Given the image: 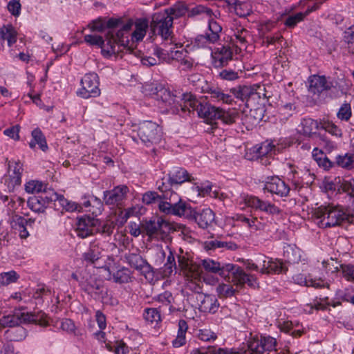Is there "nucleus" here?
<instances>
[{
    "instance_id": "obj_1",
    "label": "nucleus",
    "mask_w": 354,
    "mask_h": 354,
    "mask_svg": "<svg viewBox=\"0 0 354 354\" xmlns=\"http://www.w3.org/2000/svg\"><path fill=\"white\" fill-rule=\"evenodd\" d=\"M149 27L148 20L145 18L128 19L119 25V29L115 33V39L120 46L121 52L126 50L128 52L133 50L135 44L141 41L145 37Z\"/></svg>"
},
{
    "instance_id": "obj_2",
    "label": "nucleus",
    "mask_w": 354,
    "mask_h": 354,
    "mask_svg": "<svg viewBox=\"0 0 354 354\" xmlns=\"http://www.w3.org/2000/svg\"><path fill=\"white\" fill-rule=\"evenodd\" d=\"M313 218L315 223L322 228L339 225L348 219V214L338 205H321L314 210Z\"/></svg>"
},
{
    "instance_id": "obj_3",
    "label": "nucleus",
    "mask_w": 354,
    "mask_h": 354,
    "mask_svg": "<svg viewBox=\"0 0 354 354\" xmlns=\"http://www.w3.org/2000/svg\"><path fill=\"white\" fill-rule=\"evenodd\" d=\"M208 274L219 275L236 285L248 283L251 287L257 285V279L250 274L243 272L240 267H205Z\"/></svg>"
},
{
    "instance_id": "obj_4",
    "label": "nucleus",
    "mask_w": 354,
    "mask_h": 354,
    "mask_svg": "<svg viewBox=\"0 0 354 354\" xmlns=\"http://www.w3.org/2000/svg\"><path fill=\"white\" fill-rule=\"evenodd\" d=\"M84 41L90 46H97L102 49V53L105 57H111L113 55H118L121 50L118 45L114 35L111 30L109 31L106 37V42L104 43L102 36L96 34H86L84 37Z\"/></svg>"
},
{
    "instance_id": "obj_5",
    "label": "nucleus",
    "mask_w": 354,
    "mask_h": 354,
    "mask_svg": "<svg viewBox=\"0 0 354 354\" xmlns=\"http://www.w3.org/2000/svg\"><path fill=\"white\" fill-rule=\"evenodd\" d=\"M173 15H177L174 7L156 13L152 17L151 28L165 40L168 39L172 32Z\"/></svg>"
},
{
    "instance_id": "obj_6",
    "label": "nucleus",
    "mask_w": 354,
    "mask_h": 354,
    "mask_svg": "<svg viewBox=\"0 0 354 354\" xmlns=\"http://www.w3.org/2000/svg\"><path fill=\"white\" fill-rule=\"evenodd\" d=\"M158 202L160 211L167 214L189 216L193 214L191 206L183 201L176 193H171L169 201L160 200Z\"/></svg>"
},
{
    "instance_id": "obj_7",
    "label": "nucleus",
    "mask_w": 354,
    "mask_h": 354,
    "mask_svg": "<svg viewBox=\"0 0 354 354\" xmlns=\"http://www.w3.org/2000/svg\"><path fill=\"white\" fill-rule=\"evenodd\" d=\"M38 315L28 313L24 308H16L12 314L3 315L0 318V326L3 327H14L21 324L37 322Z\"/></svg>"
},
{
    "instance_id": "obj_8",
    "label": "nucleus",
    "mask_w": 354,
    "mask_h": 354,
    "mask_svg": "<svg viewBox=\"0 0 354 354\" xmlns=\"http://www.w3.org/2000/svg\"><path fill=\"white\" fill-rule=\"evenodd\" d=\"M137 136L145 144L156 143L161 138V129L155 122L151 121H143L138 124L136 130Z\"/></svg>"
},
{
    "instance_id": "obj_9",
    "label": "nucleus",
    "mask_w": 354,
    "mask_h": 354,
    "mask_svg": "<svg viewBox=\"0 0 354 354\" xmlns=\"http://www.w3.org/2000/svg\"><path fill=\"white\" fill-rule=\"evenodd\" d=\"M208 30L209 33L196 36L192 42L193 46L196 48H210V44H215L220 39L222 31L221 26L215 20L209 21Z\"/></svg>"
},
{
    "instance_id": "obj_10",
    "label": "nucleus",
    "mask_w": 354,
    "mask_h": 354,
    "mask_svg": "<svg viewBox=\"0 0 354 354\" xmlns=\"http://www.w3.org/2000/svg\"><path fill=\"white\" fill-rule=\"evenodd\" d=\"M100 94L98 76L95 73L86 74L81 80V88L77 91V95L84 99L95 97Z\"/></svg>"
},
{
    "instance_id": "obj_11",
    "label": "nucleus",
    "mask_w": 354,
    "mask_h": 354,
    "mask_svg": "<svg viewBox=\"0 0 354 354\" xmlns=\"http://www.w3.org/2000/svg\"><path fill=\"white\" fill-rule=\"evenodd\" d=\"M8 176L5 179V185L11 192L21 184L24 165L20 160H11L8 162Z\"/></svg>"
},
{
    "instance_id": "obj_12",
    "label": "nucleus",
    "mask_w": 354,
    "mask_h": 354,
    "mask_svg": "<svg viewBox=\"0 0 354 354\" xmlns=\"http://www.w3.org/2000/svg\"><path fill=\"white\" fill-rule=\"evenodd\" d=\"M157 96L165 104L168 113L178 114L180 112H186L187 105H183L181 96L173 95L170 91L165 88H160L157 93Z\"/></svg>"
},
{
    "instance_id": "obj_13",
    "label": "nucleus",
    "mask_w": 354,
    "mask_h": 354,
    "mask_svg": "<svg viewBox=\"0 0 354 354\" xmlns=\"http://www.w3.org/2000/svg\"><path fill=\"white\" fill-rule=\"evenodd\" d=\"M100 221L95 218L89 216H83L78 218L76 223V232L77 236L82 238H86L95 232L99 231L98 225Z\"/></svg>"
},
{
    "instance_id": "obj_14",
    "label": "nucleus",
    "mask_w": 354,
    "mask_h": 354,
    "mask_svg": "<svg viewBox=\"0 0 354 354\" xmlns=\"http://www.w3.org/2000/svg\"><path fill=\"white\" fill-rule=\"evenodd\" d=\"M241 203H243L247 207L259 209L267 213L274 214L279 212L278 207L275 205L263 201L254 196L243 194L241 196Z\"/></svg>"
},
{
    "instance_id": "obj_15",
    "label": "nucleus",
    "mask_w": 354,
    "mask_h": 354,
    "mask_svg": "<svg viewBox=\"0 0 354 354\" xmlns=\"http://www.w3.org/2000/svg\"><path fill=\"white\" fill-rule=\"evenodd\" d=\"M103 275L116 283H127L131 279V272L127 267H99Z\"/></svg>"
},
{
    "instance_id": "obj_16",
    "label": "nucleus",
    "mask_w": 354,
    "mask_h": 354,
    "mask_svg": "<svg viewBox=\"0 0 354 354\" xmlns=\"http://www.w3.org/2000/svg\"><path fill=\"white\" fill-rule=\"evenodd\" d=\"M263 189L280 197L287 196L290 192L289 186L278 176L268 177L265 182Z\"/></svg>"
},
{
    "instance_id": "obj_17",
    "label": "nucleus",
    "mask_w": 354,
    "mask_h": 354,
    "mask_svg": "<svg viewBox=\"0 0 354 354\" xmlns=\"http://www.w3.org/2000/svg\"><path fill=\"white\" fill-rule=\"evenodd\" d=\"M170 228L168 222L162 218H158L156 221H149L146 223L145 230L147 234L151 238H162V234H165Z\"/></svg>"
},
{
    "instance_id": "obj_18",
    "label": "nucleus",
    "mask_w": 354,
    "mask_h": 354,
    "mask_svg": "<svg viewBox=\"0 0 354 354\" xmlns=\"http://www.w3.org/2000/svg\"><path fill=\"white\" fill-rule=\"evenodd\" d=\"M212 63L215 67H222L232 59V52L230 47L219 46L212 50Z\"/></svg>"
},
{
    "instance_id": "obj_19",
    "label": "nucleus",
    "mask_w": 354,
    "mask_h": 354,
    "mask_svg": "<svg viewBox=\"0 0 354 354\" xmlns=\"http://www.w3.org/2000/svg\"><path fill=\"white\" fill-rule=\"evenodd\" d=\"M121 24L120 19L110 18L106 20L104 18H98L91 21L88 25V28L91 32H102L106 29H113L114 28H119Z\"/></svg>"
},
{
    "instance_id": "obj_20",
    "label": "nucleus",
    "mask_w": 354,
    "mask_h": 354,
    "mask_svg": "<svg viewBox=\"0 0 354 354\" xmlns=\"http://www.w3.org/2000/svg\"><path fill=\"white\" fill-rule=\"evenodd\" d=\"M129 188L126 185H120L113 188L104 194V201L106 204L119 205L126 198L129 192Z\"/></svg>"
},
{
    "instance_id": "obj_21",
    "label": "nucleus",
    "mask_w": 354,
    "mask_h": 354,
    "mask_svg": "<svg viewBox=\"0 0 354 354\" xmlns=\"http://www.w3.org/2000/svg\"><path fill=\"white\" fill-rule=\"evenodd\" d=\"M171 185H181L185 182H192L194 178L182 167L174 168L169 174Z\"/></svg>"
},
{
    "instance_id": "obj_22",
    "label": "nucleus",
    "mask_w": 354,
    "mask_h": 354,
    "mask_svg": "<svg viewBox=\"0 0 354 354\" xmlns=\"http://www.w3.org/2000/svg\"><path fill=\"white\" fill-rule=\"evenodd\" d=\"M219 107L212 106L209 104H202L198 109V115L200 118L205 119L207 122H212L217 120Z\"/></svg>"
},
{
    "instance_id": "obj_23",
    "label": "nucleus",
    "mask_w": 354,
    "mask_h": 354,
    "mask_svg": "<svg viewBox=\"0 0 354 354\" xmlns=\"http://www.w3.org/2000/svg\"><path fill=\"white\" fill-rule=\"evenodd\" d=\"M320 128V122L312 118H304L299 126V132L304 136H311Z\"/></svg>"
},
{
    "instance_id": "obj_24",
    "label": "nucleus",
    "mask_w": 354,
    "mask_h": 354,
    "mask_svg": "<svg viewBox=\"0 0 354 354\" xmlns=\"http://www.w3.org/2000/svg\"><path fill=\"white\" fill-rule=\"evenodd\" d=\"M191 189L193 192L200 197L208 196L215 198L218 197V192L216 190L212 191V185L208 181L201 184L194 183Z\"/></svg>"
},
{
    "instance_id": "obj_25",
    "label": "nucleus",
    "mask_w": 354,
    "mask_h": 354,
    "mask_svg": "<svg viewBox=\"0 0 354 354\" xmlns=\"http://www.w3.org/2000/svg\"><path fill=\"white\" fill-rule=\"evenodd\" d=\"M17 32L12 25H6L0 28V40L3 46L4 41H7L8 46L12 47L17 41Z\"/></svg>"
},
{
    "instance_id": "obj_26",
    "label": "nucleus",
    "mask_w": 354,
    "mask_h": 354,
    "mask_svg": "<svg viewBox=\"0 0 354 354\" xmlns=\"http://www.w3.org/2000/svg\"><path fill=\"white\" fill-rule=\"evenodd\" d=\"M318 9V6L317 5L312 6L306 10L304 12H297L294 15H288L285 21L284 25L289 28H295L299 23L302 21L304 18L308 15L310 12Z\"/></svg>"
},
{
    "instance_id": "obj_27",
    "label": "nucleus",
    "mask_w": 354,
    "mask_h": 354,
    "mask_svg": "<svg viewBox=\"0 0 354 354\" xmlns=\"http://www.w3.org/2000/svg\"><path fill=\"white\" fill-rule=\"evenodd\" d=\"M214 213L209 208H205L197 213L195 216V220L201 228H207L214 221Z\"/></svg>"
},
{
    "instance_id": "obj_28",
    "label": "nucleus",
    "mask_w": 354,
    "mask_h": 354,
    "mask_svg": "<svg viewBox=\"0 0 354 354\" xmlns=\"http://www.w3.org/2000/svg\"><path fill=\"white\" fill-rule=\"evenodd\" d=\"M188 330V324L184 319H180L178 323V331L176 338L171 344L174 348H180L186 344V333Z\"/></svg>"
},
{
    "instance_id": "obj_29",
    "label": "nucleus",
    "mask_w": 354,
    "mask_h": 354,
    "mask_svg": "<svg viewBox=\"0 0 354 354\" xmlns=\"http://www.w3.org/2000/svg\"><path fill=\"white\" fill-rule=\"evenodd\" d=\"M24 189L30 194L42 193L47 189V184L37 179H30L25 183Z\"/></svg>"
},
{
    "instance_id": "obj_30",
    "label": "nucleus",
    "mask_w": 354,
    "mask_h": 354,
    "mask_svg": "<svg viewBox=\"0 0 354 354\" xmlns=\"http://www.w3.org/2000/svg\"><path fill=\"white\" fill-rule=\"evenodd\" d=\"M227 3L233 6L237 15L241 17L248 16L252 12V6L249 2H241L237 0H226Z\"/></svg>"
},
{
    "instance_id": "obj_31",
    "label": "nucleus",
    "mask_w": 354,
    "mask_h": 354,
    "mask_svg": "<svg viewBox=\"0 0 354 354\" xmlns=\"http://www.w3.org/2000/svg\"><path fill=\"white\" fill-rule=\"evenodd\" d=\"M27 223L28 221L21 216L17 217L11 223L12 228L22 239H26L30 236L26 227Z\"/></svg>"
},
{
    "instance_id": "obj_32",
    "label": "nucleus",
    "mask_w": 354,
    "mask_h": 354,
    "mask_svg": "<svg viewBox=\"0 0 354 354\" xmlns=\"http://www.w3.org/2000/svg\"><path fill=\"white\" fill-rule=\"evenodd\" d=\"M31 135L32 140L29 143L30 147L34 149L36 145H38L43 151H46L48 149V145L41 131L39 128H36L32 131Z\"/></svg>"
},
{
    "instance_id": "obj_33",
    "label": "nucleus",
    "mask_w": 354,
    "mask_h": 354,
    "mask_svg": "<svg viewBox=\"0 0 354 354\" xmlns=\"http://www.w3.org/2000/svg\"><path fill=\"white\" fill-rule=\"evenodd\" d=\"M330 88L324 76H313L310 81V88L314 93H319Z\"/></svg>"
},
{
    "instance_id": "obj_34",
    "label": "nucleus",
    "mask_w": 354,
    "mask_h": 354,
    "mask_svg": "<svg viewBox=\"0 0 354 354\" xmlns=\"http://www.w3.org/2000/svg\"><path fill=\"white\" fill-rule=\"evenodd\" d=\"M283 256L289 264H298L301 259V251L292 245H287L284 248Z\"/></svg>"
},
{
    "instance_id": "obj_35",
    "label": "nucleus",
    "mask_w": 354,
    "mask_h": 354,
    "mask_svg": "<svg viewBox=\"0 0 354 354\" xmlns=\"http://www.w3.org/2000/svg\"><path fill=\"white\" fill-rule=\"evenodd\" d=\"M179 271L182 273L189 281H198L201 278H204L203 276V271L200 269L201 267H178Z\"/></svg>"
},
{
    "instance_id": "obj_36",
    "label": "nucleus",
    "mask_w": 354,
    "mask_h": 354,
    "mask_svg": "<svg viewBox=\"0 0 354 354\" xmlns=\"http://www.w3.org/2000/svg\"><path fill=\"white\" fill-rule=\"evenodd\" d=\"M240 352L247 354H263L264 353L261 337L252 338L248 344V349H239Z\"/></svg>"
},
{
    "instance_id": "obj_37",
    "label": "nucleus",
    "mask_w": 354,
    "mask_h": 354,
    "mask_svg": "<svg viewBox=\"0 0 354 354\" xmlns=\"http://www.w3.org/2000/svg\"><path fill=\"white\" fill-rule=\"evenodd\" d=\"M247 31L245 29H241L234 32V37H232L231 41L236 46V53H238L241 51L242 48L246 47V38Z\"/></svg>"
},
{
    "instance_id": "obj_38",
    "label": "nucleus",
    "mask_w": 354,
    "mask_h": 354,
    "mask_svg": "<svg viewBox=\"0 0 354 354\" xmlns=\"http://www.w3.org/2000/svg\"><path fill=\"white\" fill-rule=\"evenodd\" d=\"M143 317L146 322L151 324H155V326L161 322L160 313L155 308H145Z\"/></svg>"
},
{
    "instance_id": "obj_39",
    "label": "nucleus",
    "mask_w": 354,
    "mask_h": 354,
    "mask_svg": "<svg viewBox=\"0 0 354 354\" xmlns=\"http://www.w3.org/2000/svg\"><path fill=\"white\" fill-rule=\"evenodd\" d=\"M100 258V251L97 246L93 245L83 254V263L86 264L96 263Z\"/></svg>"
},
{
    "instance_id": "obj_40",
    "label": "nucleus",
    "mask_w": 354,
    "mask_h": 354,
    "mask_svg": "<svg viewBox=\"0 0 354 354\" xmlns=\"http://www.w3.org/2000/svg\"><path fill=\"white\" fill-rule=\"evenodd\" d=\"M209 94L211 97L216 102H221L227 104H231L233 102V97L231 95L223 93L220 88L210 89Z\"/></svg>"
},
{
    "instance_id": "obj_41",
    "label": "nucleus",
    "mask_w": 354,
    "mask_h": 354,
    "mask_svg": "<svg viewBox=\"0 0 354 354\" xmlns=\"http://www.w3.org/2000/svg\"><path fill=\"white\" fill-rule=\"evenodd\" d=\"M218 308V303L217 299L210 295H206L201 304V308L205 312L214 313Z\"/></svg>"
},
{
    "instance_id": "obj_42",
    "label": "nucleus",
    "mask_w": 354,
    "mask_h": 354,
    "mask_svg": "<svg viewBox=\"0 0 354 354\" xmlns=\"http://www.w3.org/2000/svg\"><path fill=\"white\" fill-rule=\"evenodd\" d=\"M236 112L232 109L225 110L219 108L217 119L225 124H232L235 122Z\"/></svg>"
},
{
    "instance_id": "obj_43",
    "label": "nucleus",
    "mask_w": 354,
    "mask_h": 354,
    "mask_svg": "<svg viewBox=\"0 0 354 354\" xmlns=\"http://www.w3.org/2000/svg\"><path fill=\"white\" fill-rule=\"evenodd\" d=\"M181 97L183 105H187L186 111L191 112L195 109L198 111L201 103L198 101L195 96L191 93H185Z\"/></svg>"
},
{
    "instance_id": "obj_44",
    "label": "nucleus",
    "mask_w": 354,
    "mask_h": 354,
    "mask_svg": "<svg viewBox=\"0 0 354 354\" xmlns=\"http://www.w3.org/2000/svg\"><path fill=\"white\" fill-rule=\"evenodd\" d=\"M256 152L259 157L264 156H271L274 153L275 146L270 141H265L262 142L259 146L256 147Z\"/></svg>"
},
{
    "instance_id": "obj_45",
    "label": "nucleus",
    "mask_w": 354,
    "mask_h": 354,
    "mask_svg": "<svg viewBox=\"0 0 354 354\" xmlns=\"http://www.w3.org/2000/svg\"><path fill=\"white\" fill-rule=\"evenodd\" d=\"M231 93L237 98L242 101L247 100V99L252 94L254 93V89L249 86H243L239 88H233L230 89Z\"/></svg>"
},
{
    "instance_id": "obj_46",
    "label": "nucleus",
    "mask_w": 354,
    "mask_h": 354,
    "mask_svg": "<svg viewBox=\"0 0 354 354\" xmlns=\"http://www.w3.org/2000/svg\"><path fill=\"white\" fill-rule=\"evenodd\" d=\"M28 207L35 212H43L46 208V203L39 196H32L28 200Z\"/></svg>"
},
{
    "instance_id": "obj_47",
    "label": "nucleus",
    "mask_w": 354,
    "mask_h": 354,
    "mask_svg": "<svg viewBox=\"0 0 354 354\" xmlns=\"http://www.w3.org/2000/svg\"><path fill=\"white\" fill-rule=\"evenodd\" d=\"M320 128L324 129L332 136L339 138L342 135V130L333 122L323 120L320 122Z\"/></svg>"
},
{
    "instance_id": "obj_48",
    "label": "nucleus",
    "mask_w": 354,
    "mask_h": 354,
    "mask_svg": "<svg viewBox=\"0 0 354 354\" xmlns=\"http://www.w3.org/2000/svg\"><path fill=\"white\" fill-rule=\"evenodd\" d=\"M354 162V156L346 153L344 155H339L336 157V163L338 166L346 168H352Z\"/></svg>"
},
{
    "instance_id": "obj_49",
    "label": "nucleus",
    "mask_w": 354,
    "mask_h": 354,
    "mask_svg": "<svg viewBox=\"0 0 354 354\" xmlns=\"http://www.w3.org/2000/svg\"><path fill=\"white\" fill-rule=\"evenodd\" d=\"M19 278V274L14 270H11L1 274L0 283L1 285L6 286L15 282Z\"/></svg>"
},
{
    "instance_id": "obj_50",
    "label": "nucleus",
    "mask_w": 354,
    "mask_h": 354,
    "mask_svg": "<svg viewBox=\"0 0 354 354\" xmlns=\"http://www.w3.org/2000/svg\"><path fill=\"white\" fill-rule=\"evenodd\" d=\"M154 53L159 59L163 62H170L171 57V46L170 48H156Z\"/></svg>"
},
{
    "instance_id": "obj_51",
    "label": "nucleus",
    "mask_w": 354,
    "mask_h": 354,
    "mask_svg": "<svg viewBox=\"0 0 354 354\" xmlns=\"http://www.w3.org/2000/svg\"><path fill=\"white\" fill-rule=\"evenodd\" d=\"M187 54L188 52L186 50L181 48V47H178L176 45L173 46H171V61L175 60L179 63Z\"/></svg>"
},
{
    "instance_id": "obj_52",
    "label": "nucleus",
    "mask_w": 354,
    "mask_h": 354,
    "mask_svg": "<svg viewBox=\"0 0 354 354\" xmlns=\"http://www.w3.org/2000/svg\"><path fill=\"white\" fill-rule=\"evenodd\" d=\"M263 351H275L277 340L270 336H261Z\"/></svg>"
},
{
    "instance_id": "obj_53",
    "label": "nucleus",
    "mask_w": 354,
    "mask_h": 354,
    "mask_svg": "<svg viewBox=\"0 0 354 354\" xmlns=\"http://www.w3.org/2000/svg\"><path fill=\"white\" fill-rule=\"evenodd\" d=\"M178 64L179 68H180V69L184 71H190L197 66V64L195 62L194 59L192 58L188 54Z\"/></svg>"
},
{
    "instance_id": "obj_54",
    "label": "nucleus",
    "mask_w": 354,
    "mask_h": 354,
    "mask_svg": "<svg viewBox=\"0 0 354 354\" xmlns=\"http://www.w3.org/2000/svg\"><path fill=\"white\" fill-rule=\"evenodd\" d=\"M337 116L341 120L348 121L351 116V105L347 103L343 104L339 108Z\"/></svg>"
},
{
    "instance_id": "obj_55",
    "label": "nucleus",
    "mask_w": 354,
    "mask_h": 354,
    "mask_svg": "<svg viewBox=\"0 0 354 354\" xmlns=\"http://www.w3.org/2000/svg\"><path fill=\"white\" fill-rule=\"evenodd\" d=\"M160 197L156 192H147L142 195V201L145 205H151L160 200Z\"/></svg>"
},
{
    "instance_id": "obj_56",
    "label": "nucleus",
    "mask_w": 354,
    "mask_h": 354,
    "mask_svg": "<svg viewBox=\"0 0 354 354\" xmlns=\"http://www.w3.org/2000/svg\"><path fill=\"white\" fill-rule=\"evenodd\" d=\"M198 338L204 342L214 341L217 336L216 335L209 329H201L198 333Z\"/></svg>"
},
{
    "instance_id": "obj_57",
    "label": "nucleus",
    "mask_w": 354,
    "mask_h": 354,
    "mask_svg": "<svg viewBox=\"0 0 354 354\" xmlns=\"http://www.w3.org/2000/svg\"><path fill=\"white\" fill-rule=\"evenodd\" d=\"M216 292L220 296L223 297H232L234 294V290L230 285L220 284L216 288Z\"/></svg>"
},
{
    "instance_id": "obj_58",
    "label": "nucleus",
    "mask_w": 354,
    "mask_h": 354,
    "mask_svg": "<svg viewBox=\"0 0 354 354\" xmlns=\"http://www.w3.org/2000/svg\"><path fill=\"white\" fill-rule=\"evenodd\" d=\"M21 4L18 0H10L7 5L9 12L15 17H18L21 13Z\"/></svg>"
},
{
    "instance_id": "obj_59",
    "label": "nucleus",
    "mask_w": 354,
    "mask_h": 354,
    "mask_svg": "<svg viewBox=\"0 0 354 354\" xmlns=\"http://www.w3.org/2000/svg\"><path fill=\"white\" fill-rule=\"evenodd\" d=\"M193 12L197 15H202L206 16L207 17H208V21L210 19L214 20V18L212 17L213 15H214L212 10L210 8L205 7L204 6L199 5L196 6L193 9Z\"/></svg>"
},
{
    "instance_id": "obj_60",
    "label": "nucleus",
    "mask_w": 354,
    "mask_h": 354,
    "mask_svg": "<svg viewBox=\"0 0 354 354\" xmlns=\"http://www.w3.org/2000/svg\"><path fill=\"white\" fill-rule=\"evenodd\" d=\"M345 40L347 42L349 51L354 54V26L345 32Z\"/></svg>"
},
{
    "instance_id": "obj_61",
    "label": "nucleus",
    "mask_w": 354,
    "mask_h": 354,
    "mask_svg": "<svg viewBox=\"0 0 354 354\" xmlns=\"http://www.w3.org/2000/svg\"><path fill=\"white\" fill-rule=\"evenodd\" d=\"M42 193H44V194L39 196V197L44 200V201L46 203V207L51 202L56 201L57 199V193L55 192L54 190L47 191L46 189L45 192H43Z\"/></svg>"
},
{
    "instance_id": "obj_62",
    "label": "nucleus",
    "mask_w": 354,
    "mask_h": 354,
    "mask_svg": "<svg viewBox=\"0 0 354 354\" xmlns=\"http://www.w3.org/2000/svg\"><path fill=\"white\" fill-rule=\"evenodd\" d=\"M130 351L129 347L123 340H116L115 342V354H128Z\"/></svg>"
},
{
    "instance_id": "obj_63",
    "label": "nucleus",
    "mask_w": 354,
    "mask_h": 354,
    "mask_svg": "<svg viewBox=\"0 0 354 354\" xmlns=\"http://www.w3.org/2000/svg\"><path fill=\"white\" fill-rule=\"evenodd\" d=\"M128 263L130 266H149L140 255L136 254H131L128 257Z\"/></svg>"
},
{
    "instance_id": "obj_64",
    "label": "nucleus",
    "mask_w": 354,
    "mask_h": 354,
    "mask_svg": "<svg viewBox=\"0 0 354 354\" xmlns=\"http://www.w3.org/2000/svg\"><path fill=\"white\" fill-rule=\"evenodd\" d=\"M19 129H20V127L19 125L12 126L8 129H5L3 131V133L6 136H8L15 140H19Z\"/></svg>"
}]
</instances>
